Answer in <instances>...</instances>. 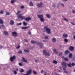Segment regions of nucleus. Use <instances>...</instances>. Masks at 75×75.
I'll return each mask as SVG.
<instances>
[{
  "mask_svg": "<svg viewBox=\"0 0 75 75\" xmlns=\"http://www.w3.org/2000/svg\"><path fill=\"white\" fill-rule=\"evenodd\" d=\"M31 43L32 44H36L37 43V45H40L41 48H42L43 47V44L40 42H39L37 43V41H34L33 40H32L31 41Z\"/></svg>",
  "mask_w": 75,
  "mask_h": 75,
  "instance_id": "1",
  "label": "nucleus"
},
{
  "mask_svg": "<svg viewBox=\"0 0 75 75\" xmlns=\"http://www.w3.org/2000/svg\"><path fill=\"white\" fill-rule=\"evenodd\" d=\"M44 30H45V31H43V32L45 33L46 31L47 33V34H50L51 33V29L50 28H48V27L45 26L44 27Z\"/></svg>",
  "mask_w": 75,
  "mask_h": 75,
  "instance_id": "2",
  "label": "nucleus"
},
{
  "mask_svg": "<svg viewBox=\"0 0 75 75\" xmlns=\"http://www.w3.org/2000/svg\"><path fill=\"white\" fill-rule=\"evenodd\" d=\"M37 16L40 18V21L42 22H44V16L42 15H38Z\"/></svg>",
  "mask_w": 75,
  "mask_h": 75,
  "instance_id": "3",
  "label": "nucleus"
},
{
  "mask_svg": "<svg viewBox=\"0 0 75 75\" xmlns=\"http://www.w3.org/2000/svg\"><path fill=\"white\" fill-rule=\"evenodd\" d=\"M18 18H21V20H24L25 19V17L24 16H22V15L21 14H19L18 16Z\"/></svg>",
  "mask_w": 75,
  "mask_h": 75,
  "instance_id": "4",
  "label": "nucleus"
},
{
  "mask_svg": "<svg viewBox=\"0 0 75 75\" xmlns=\"http://www.w3.org/2000/svg\"><path fill=\"white\" fill-rule=\"evenodd\" d=\"M43 54L44 55H45V56H48V57H49L50 55V53L47 52V51H46V50H44L43 51Z\"/></svg>",
  "mask_w": 75,
  "mask_h": 75,
  "instance_id": "5",
  "label": "nucleus"
},
{
  "mask_svg": "<svg viewBox=\"0 0 75 75\" xmlns=\"http://www.w3.org/2000/svg\"><path fill=\"white\" fill-rule=\"evenodd\" d=\"M18 33H17L16 32L14 31L12 33V35L13 37H16L17 36V35Z\"/></svg>",
  "mask_w": 75,
  "mask_h": 75,
  "instance_id": "6",
  "label": "nucleus"
},
{
  "mask_svg": "<svg viewBox=\"0 0 75 75\" xmlns=\"http://www.w3.org/2000/svg\"><path fill=\"white\" fill-rule=\"evenodd\" d=\"M62 64L63 67H67V63H66V62H62Z\"/></svg>",
  "mask_w": 75,
  "mask_h": 75,
  "instance_id": "7",
  "label": "nucleus"
},
{
  "mask_svg": "<svg viewBox=\"0 0 75 75\" xmlns=\"http://www.w3.org/2000/svg\"><path fill=\"white\" fill-rule=\"evenodd\" d=\"M43 5V4L41 2H40V4H37V6L39 7H42V6Z\"/></svg>",
  "mask_w": 75,
  "mask_h": 75,
  "instance_id": "8",
  "label": "nucleus"
},
{
  "mask_svg": "<svg viewBox=\"0 0 75 75\" xmlns=\"http://www.w3.org/2000/svg\"><path fill=\"white\" fill-rule=\"evenodd\" d=\"M31 20V18L30 16L28 17V18H25V20L27 21H28L29 20Z\"/></svg>",
  "mask_w": 75,
  "mask_h": 75,
  "instance_id": "9",
  "label": "nucleus"
},
{
  "mask_svg": "<svg viewBox=\"0 0 75 75\" xmlns=\"http://www.w3.org/2000/svg\"><path fill=\"white\" fill-rule=\"evenodd\" d=\"M69 53H70V52L68 50L65 51L64 52L65 55H68Z\"/></svg>",
  "mask_w": 75,
  "mask_h": 75,
  "instance_id": "10",
  "label": "nucleus"
},
{
  "mask_svg": "<svg viewBox=\"0 0 75 75\" xmlns=\"http://www.w3.org/2000/svg\"><path fill=\"white\" fill-rule=\"evenodd\" d=\"M69 50L70 51H72L74 50V47L72 46H70L69 47Z\"/></svg>",
  "mask_w": 75,
  "mask_h": 75,
  "instance_id": "11",
  "label": "nucleus"
},
{
  "mask_svg": "<svg viewBox=\"0 0 75 75\" xmlns=\"http://www.w3.org/2000/svg\"><path fill=\"white\" fill-rule=\"evenodd\" d=\"M31 71H32V70H31V69H30L29 70H28V71L27 72V74L28 75H30V74H31Z\"/></svg>",
  "mask_w": 75,
  "mask_h": 75,
  "instance_id": "12",
  "label": "nucleus"
},
{
  "mask_svg": "<svg viewBox=\"0 0 75 75\" xmlns=\"http://www.w3.org/2000/svg\"><path fill=\"white\" fill-rule=\"evenodd\" d=\"M16 57L15 56H13V57H11L10 58V60L11 61H13L14 59H15Z\"/></svg>",
  "mask_w": 75,
  "mask_h": 75,
  "instance_id": "13",
  "label": "nucleus"
},
{
  "mask_svg": "<svg viewBox=\"0 0 75 75\" xmlns=\"http://www.w3.org/2000/svg\"><path fill=\"white\" fill-rule=\"evenodd\" d=\"M63 37L64 38H67L68 37V34L64 33L63 35Z\"/></svg>",
  "mask_w": 75,
  "mask_h": 75,
  "instance_id": "14",
  "label": "nucleus"
},
{
  "mask_svg": "<svg viewBox=\"0 0 75 75\" xmlns=\"http://www.w3.org/2000/svg\"><path fill=\"white\" fill-rule=\"evenodd\" d=\"M30 26H27L25 27H22L21 28L22 29H27V28H30Z\"/></svg>",
  "mask_w": 75,
  "mask_h": 75,
  "instance_id": "15",
  "label": "nucleus"
},
{
  "mask_svg": "<svg viewBox=\"0 0 75 75\" xmlns=\"http://www.w3.org/2000/svg\"><path fill=\"white\" fill-rule=\"evenodd\" d=\"M10 24L11 25H13V24H14V22L13 21L11 20L10 21Z\"/></svg>",
  "mask_w": 75,
  "mask_h": 75,
  "instance_id": "16",
  "label": "nucleus"
},
{
  "mask_svg": "<svg viewBox=\"0 0 75 75\" xmlns=\"http://www.w3.org/2000/svg\"><path fill=\"white\" fill-rule=\"evenodd\" d=\"M53 51L56 54H58V52L57 51V49H53Z\"/></svg>",
  "mask_w": 75,
  "mask_h": 75,
  "instance_id": "17",
  "label": "nucleus"
},
{
  "mask_svg": "<svg viewBox=\"0 0 75 75\" xmlns=\"http://www.w3.org/2000/svg\"><path fill=\"white\" fill-rule=\"evenodd\" d=\"M29 4L30 6H33V3H32L31 1H30V3H29Z\"/></svg>",
  "mask_w": 75,
  "mask_h": 75,
  "instance_id": "18",
  "label": "nucleus"
},
{
  "mask_svg": "<svg viewBox=\"0 0 75 75\" xmlns=\"http://www.w3.org/2000/svg\"><path fill=\"white\" fill-rule=\"evenodd\" d=\"M69 58H72V54L71 53L69 55Z\"/></svg>",
  "mask_w": 75,
  "mask_h": 75,
  "instance_id": "19",
  "label": "nucleus"
},
{
  "mask_svg": "<svg viewBox=\"0 0 75 75\" xmlns=\"http://www.w3.org/2000/svg\"><path fill=\"white\" fill-rule=\"evenodd\" d=\"M22 59H23V61L25 62H27V60L25 59V58L24 57H22Z\"/></svg>",
  "mask_w": 75,
  "mask_h": 75,
  "instance_id": "20",
  "label": "nucleus"
},
{
  "mask_svg": "<svg viewBox=\"0 0 75 75\" xmlns=\"http://www.w3.org/2000/svg\"><path fill=\"white\" fill-rule=\"evenodd\" d=\"M4 35H8V32L4 31Z\"/></svg>",
  "mask_w": 75,
  "mask_h": 75,
  "instance_id": "21",
  "label": "nucleus"
},
{
  "mask_svg": "<svg viewBox=\"0 0 75 75\" xmlns=\"http://www.w3.org/2000/svg\"><path fill=\"white\" fill-rule=\"evenodd\" d=\"M56 42V39L55 38H53L52 39V42Z\"/></svg>",
  "mask_w": 75,
  "mask_h": 75,
  "instance_id": "22",
  "label": "nucleus"
},
{
  "mask_svg": "<svg viewBox=\"0 0 75 75\" xmlns=\"http://www.w3.org/2000/svg\"><path fill=\"white\" fill-rule=\"evenodd\" d=\"M46 16L47 17V18H50V17H51V16H50L49 14H47L46 15Z\"/></svg>",
  "mask_w": 75,
  "mask_h": 75,
  "instance_id": "23",
  "label": "nucleus"
},
{
  "mask_svg": "<svg viewBox=\"0 0 75 75\" xmlns=\"http://www.w3.org/2000/svg\"><path fill=\"white\" fill-rule=\"evenodd\" d=\"M29 50H24V52H29Z\"/></svg>",
  "mask_w": 75,
  "mask_h": 75,
  "instance_id": "24",
  "label": "nucleus"
},
{
  "mask_svg": "<svg viewBox=\"0 0 75 75\" xmlns=\"http://www.w3.org/2000/svg\"><path fill=\"white\" fill-rule=\"evenodd\" d=\"M64 41L65 42H67L68 41V40H67L66 38L64 39Z\"/></svg>",
  "mask_w": 75,
  "mask_h": 75,
  "instance_id": "25",
  "label": "nucleus"
},
{
  "mask_svg": "<svg viewBox=\"0 0 75 75\" xmlns=\"http://www.w3.org/2000/svg\"><path fill=\"white\" fill-rule=\"evenodd\" d=\"M53 63H54V64H57L58 63V62L57 61H55V60H54L53 62Z\"/></svg>",
  "mask_w": 75,
  "mask_h": 75,
  "instance_id": "26",
  "label": "nucleus"
},
{
  "mask_svg": "<svg viewBox=\"0 0 75 75\" xmlns=\"http://www.w3.org/2000/svg\"><path fill=\"white\" fill-rule=\"evenodd\" d=\"M23 24L24 25H27V23L25 22H23Z\"/></svg>",
  "mask_w": 75,
  "mask_h": 75,
  "instance_id": "27",
  "label": "nucleus"
},
{
  "mask_svg": "<svg viewBox=\"0 0 75 75\" xmlns=\"http://www.w3.org/2000/svg\"><path fill=\"white\" fill-rule=\"evenodd\" d=\"M64 60L66 61H68V59L67 58V57L65 58H64Z\"/></svg>",
  "mask_w": 75,
  "mask_h": 75,
  "instance_id": "28",
  "label": "nucleus"
},
{
  "mask_svg": "<svg viewBox=\"0 0 75 75\" xmlns=\"http://www.w3.org/2000/svg\"><path fill=\"white\" fill-rule=\"evenodd\" d=\"M0 24H3V20L1 19H0Z\"/></svg>",
  "mask_w": 75,
  "mask_h": 75,
  "instance_id": "29",
  "label": "nucleus"
},
{
  "mask_svg": "<svg viewBox=\"0 0 75 75\" xmlns=\"http://www.w3.org/2000/svg\"><path fill=\"white\" fill-rule=\"evenodd\" d=\"M14 1H15L14 0H12L11 2V4H13V3H14Z\"/></svg>",
  "mask_w": 75,
  "mask_h": 75,
  "instance_id": "30",
  "label": "nucleus"
},
{
  "mask_svg": "<svg viewBox=\"0 0 75 75\" xmlns=\"http://www.w3.org/2000/svg\"><path fill=\"white\" fill-rule=\"evenodd\" d=\"M9 15H10V13L9 12L6 13V16H9Z\"/></svg>",
  "mask_w": 75,
  "mask_h": 75,
  "instance_id": "31",
  "label": "nucleus"
},
{
  "mask_svg": "<svg viewBox=\"0 0 75 75\" xmlns=\"http://www.w3.org/2000/svg\"><path fill=\"white\" fill-rule=\"evenodd\" d=\"M48 36H45L44 37L45 39H48Z\"/></svg>",
  "mask_w": 75,
  "mask_h": 75,
  "instance_id": "32",
  "label": "nucleus"
},
{
  "mask_svg": "<svg viewBox=\"0 0 75 75\" xmlns=\"http://www.w3.org/2000/svg\"><path fill=\"white\" fill-rule=\"evenodd\" d=\"M64 21H67V22L68 21V20H67V19L66 18H64Z\"/></svg>",
  "mask_w": 75,
  "mask_h": 75,
  "instance_id": "33",
  "label": "nucleus"
},
{
  "mask_svg": "<svg viewBox=\"0 0 75 75\" xmlns=\"http://www.w3.org/2000/svg\"><path fill=\"white\" fill-rule=\"evenodd\" d=\"M21 12V11H18V12H17L16 13V15H18V14H19H19H19V13H20Z\"/></svg>",
  "mask_w": 75,
  "mask_h": 75,
  "instance_id": "34",
  "label": "nucleus"
},
{
  "mask_svg": "<svg viewBox=\"0 0 75 75\" xmlns=\"http://www.w3.org/2000/svg\"><path fill=\"white\" fill-rule=\"evenodd\" d=\"M67 65L69 67H71V63H69V64H67Z\"/></svg>",
  "mask_w": 75,
  "mask_h": 75,
  "instance_id": "35",
  "label": "nucleus"
},
{
  "mask_svg": "<svg viewBox=\"0 0 75 75\" xmlns=\"http://www.w3.org/2000/svg\"><path fill=\"white\" fill-rule=\"evenodd\" d=\"M71 65H72L73 66H74V65H75V64L73 62L71 64Z\"/></svg>",
  "mask_w": 75,
  "mask_h": 75,
  "instance_id": "36",
  "label": "nucleus"
},
{
  "mask_svg": "<svg viewBox=\"0 0 75 75\" xmlns=\"http://www.w3.org/2000/svg\"><path fill=\"white\" fill-rule=\"evenodd\" d=\"M4 12V11H0V14H3Z\"/></svg>",
  "mask_w": 75,
  "mask_h": 75,
  "instance_id": "37",
  "label": "nucleus"
},
{
  "mask_svg": "<svg viewBox=\"0 0 75 75\" xmlns=\"http://www.w3.org/2000/svg\"><path fill=\"white\" fill-rule=\"evenodd\" d=\"M22 53V51H19L18 52V54H21Z\"/></svg>",
  "mask_w": 75,
  "mask_h": 75,
  "instance_id": "38",
  "label": "nucleus"
},
{
  "mask_svg": "<svg viewBox=\"0 0 75 75\" xmlns=\"http://www.w3.org/2000/svg\"><path fill=\"white\" fill-rule=\"evenodd\" d=\"M24 72V69H22L20 71V72Z\"/></svg>",
  "mask_w": 75,
  "mask_h": 75,
  "instance_id": "39",
  "label": "nucleus"
},
{
  "mask_svg": "<svg viewBox=\"0 0 75 75\" xmlns=\"http://www.w3.org/2000/svg\"><path fill=\"white\" fill-rule=\"evenodd\" d=\"M33 72L34 74L35 75L37 74V73L36 72H35V71H33Z\"/></svg>",
  "mask_w": 75,
  "mask_h": 75,
  "instance_id": "40",
  "label": "nucleus"
},
{
  "mask_svg": "<svg viewBox=\"0 0 75 75\" xmlns=\"http://www.w3.org/2000/svg\"><path fill=\"white\" fill-rule=\"evenodd\" d=\"M22 24V23H17V25H21Z\"/></svg>",
  "mask_w": 75,
  "mask_h": 75,
  "instance_id": "41",
  "label": "nucleus"
},
{
  "mask_svg": "<svg viewBox=\"0 0 75 75\" xmlns=\"http://www.w3.org/2000/svg\"><path fill=\"white\" fill-rule=\"evenodd\" d=\"M24 41H25V42H28V40H27L26 39H24Z\"/></svg>",
  "mask_w": 75,
  "mask_h": 75,
  "instance_id": "42",
  "label": "nucleus"
},
{
  "mask_svg": "<svg viewBox=\"0 0 75 75\" xmlns=\"http://www.w3.org/2000/svg\"><path fill=\"white\" fill-rule=\"evenodd\" d=\"M21 8H22V9L24 8V6H22L21 7Z\"/></svg>",
  "mask_w": 75,
  "mask_h": 75,
  "instance_id": "43",
  "label": "nucleus"
},
{
  "mask_svg": "<svg viewBox=\"0 0 75 75\" xmlns=\"http://www.w3.org/2000/svg\"><path fill=\"white\" fill-rule=\"evenodd\" d=\"M52 7H55V4H53L52 5Z\"/></svg>",
  "mask_w": 75,
  "mask_h": 75,
  "instance_id": "44",
  "label": "nucleus"
},
{
  "mask_svg": "<svg viewBox=\"0 0 75 75\" xmlns=\"http://www.w3.org/2000/svg\"><path fill=\"white\" fill-rule=\"evenodd\" d=\"M62 55V52H60L59 54V56H61V55Z\"/></svg>",
  "mask_w": 75,
  "mask_h": 75,
  "instance_id": "45",
  "label": "nucleus"
},
{
  "mask_svg": "<svg viewBox=\"0 0 75 75\" xmlns=\"http://www.w3.org/2000/svg\"><path fill=\"white\" fill-rule=\"evenodd\" d=\"M19 65H20V66H22V64L21 63H19Z\"/></svg>",
  "mask_w": 75,
  "mask_h": 75,
  "instance_id": "46",
  "label": "nucleus"
},
{
  "mask_svg": "<svg viewBox=\"0 0 75 75\" xmlns=\"http://www.w3.org/2000/svg\"><path fill=\"white\" fill-rule=\"evenodd\" d=\"M14 74H17V71H15L14 72Z\"/></svg>",
  "mask_w": 75,
  "mask_h": 75,
  "instance_id": "47",
  "label": "nucleus"
},
{
  "mask_svg": "<svg viewBox=\"0 0 75 75\" xmlns=\"http://www.w3.org/2000/svg\"><path fill=\"white\" fill-rule=\"evenodd\" d=\"M72 12H73V14H75V11L74 10L73 11H72Z\"/></svg>",
  "mask_w": 75,
  "mask_h": 75,
  "instance_id": "48",
  "label": "nucleus"
},
{
  "mask_svg": "<svg viewBox=\"0 0 75 75\" xmlns=\"http://www.w3.org/2000/svg\"><path fill=\"white\" fill-rule=\"evenodd\" d=\"M63 70H64V71H65V70H66V68L65 67H64L63 68Z\"/></svg>",
  "mask_w": 75,
  "mask_h": 75,
  "instance_id": "49",
  "label": "nucleus"
},
{
  "mask_svg": "<svg viewBox=\"0 0 75 75\" xmlns=\"http://www.w3.org/2000/svg\"><path fill=\"white\" fill-rule=\"evenodd\" d=\"M20 48V46H18L17 47H16V49H18Z\"/></svg>",
  "mask_w": 75,
  "mask_h": 75,
  "instance_id": "50",
  "label": "nucleus"
},
{
  "mask_svg": "<svg viewBox=\"0 0 75 75\" xmlns=\"http://www.w3.org/2000/svg\"><path fill=\"white\" fill-rule=\"evenodd\" d=\"M64 72L66 74H67V73H68V72H67V71H65V70L64 71Z\"/></svg>",
  "mask_w": 75,
  "mask_h": 75,
  "instance_id": "51",
  "label": "nucleus"
},
{
  "mask_svg": "<svg viewBox=\"0 0 75 75\" xmlns=\"http://www.w3.org/2000/svg\"><path fill=\"white\" fill-rule=\"evenodd\" d=\"M71 24H72L73 25H75V24L73 22H71Z\"/></svg>",
  "mask_w": 75,
  "mask_h": 75,
  "instance_id": "52",
  "label": "nucleus"
},
{
  "mask_svg": "<svg viewBox=\"0 0 75 75\" xmlns=\"http://www.w3.org/2000/svg\"><path fill=\"white\" fill-rule=\"evenodd\" d=\"M28 34H31V32H30V31H29L28 32Z\"/></svg>",
  "mask_w": 75,
  "mask_h": 75,
  "instance_id": "53",
  "label": "nucleus"
},
{
  "mask_svg": "<svg viewBox=\"0 0 75 75\" xmlns=\"http://www.w3.org/2000/svg\"><path fill=\"white\" fill-rule=\"evenodd\" d=\"M61 5H62V6H63V7H64V5L63 4H62Z\"/></svg>",
  "mask_w": 75,
  "mask_h": 75,
  "instance_id": "54",
  "label": "nucleus"
},
{
  "mask_svg": "<svg viewBox=\"0 0 75 75\" xmlns=\"http://www.w3.org/2000/svg\"><path fill=\"white\" fill-rule=\"evenodd\" d=\"M2 27H3V28L4 27V25H2Z\"/></svg>",
  "mask_w": 75,
  "mask_h": 75,
  "instance_id": "55",
  "label": "nucleus"
},
{
  "mask_svg": "<svg viewBox=\"0 0 75 75\" xmlns=\"http://www.w3.org/2000/svg\"><path fill=\"white\" fill-rule=\"evenodd\" d=\"M73 38H74V40H75V35H74L73 36Z\"/></svg>",
  "mask_w": 75,
  "mask_h": 75,
  "instance_id": "56",
  "label": "nucleus"
},
{
  "mask_svg": "<svg viewBox=\"0 0 75 75\" xmlns=\"http://www.w3.org/2000/svg\"><path fill=\"white\" fill-rule=\"evenodd\" d=\"M62 59H64V58H65V57H62Z\"/></svg>",
  "mask_w": 75,
  "mask_h": 75,
  "instance_id": "57",
  "label": "nucleus"
},
{
  "mask_svg": "<svg viewBox=\"0 0 75 75\" xmlns=\"http://www.w3.org/2000/svg\"><path fill=\"white\" fill-rule=\"evenodd\" d=\"M35 62H38V61H37L36 60H35Z\"/></svg>",
  "mask_w": 75,
  "mask_h": 75,
  "instance_id": "58",
  "label": "nucleus"
},
{
  "mask_svg": "<svg viewBox=\"0 0 75 75\" xmlns=\"http://www.w3.org/2000/svg\"><path fill=\"white\" fill-rule=\"evenodd\" d=\"M16 70L17 71H18V69L17 68L16 69Z\"/></svg>",
  "mask_w": 75,
  "mask_h": 75,
  "instance_id": "59",
  "label": "nucleus"
},
{
  "mask_svg": "<svg viewBox=\"0 0 75 75\" xmlns=\"http://www.w3.org/2000/svg\"><path fill=\"white\" fill-rule=\"evenodd\" d=\"M2 47H2V46H1V47H0L1 49Z\"/></svg>",
  "mask_w": 75,
  "mask_h": 75,
  "instance_id": "60",
  "label": "nucleus"
},
{
  "mask_svg": "<svg viewBox=\"0 0 75 75\" xmlns=\"http://www.w3.org/2000/svg\"><path fill=\"white\" fill-rule=\"evenodd\" d=\"M42 72H43V70H42V71H41V73H42Z\"/></svg>",
  "mask_w": 75,
  "mask_h": 75,
  "instance_id": "61",
  "label": "nucleus"
},
{
  "mask_svg": "<svg viewBox=\"0 0 75 75\" xmlns=\"http://www.w3.org/2000/svg\"><path fill=\"white\" fill-rule=\"evenodd\" d=\"M63 1H67L68 0H63Z\"/></svg>",
  "mask_w": 75,
  "mask_h": 75,
  "instance_id": "62",
  "label": "nucleus"
},
{
  "mask_svg": "<svg viewBox=\"0 0 75 75\" xmlns=\"http://www.w3.org/2000/svg\"><path fill=\"white\" fill-rule=\"evenodd\" d=\"M42 41L43 42H45V40H43Z\"/></svg>",
  "mask_w": 75,
  "mask_h": 75,
  "instance_id": "63",
  "label": "nucleus"
},
{
  "mask_svg": "<svg viewBox=\"0 0 75 75\" xmlns=\"http://www.w3.org/2000/svg\"><path fill=\"white\" fill-rule=\"evenodd\" d=\"M74 72H75V70H74Z\"/></svg>",
  "mask_w": 75,
  "mask_h": 75,
  "instance_id": "64",
  "label": "nucleus"
}]
</instances>
